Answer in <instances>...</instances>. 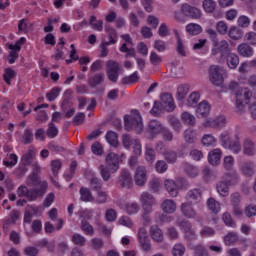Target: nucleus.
<instances>
[{
  "label": "nucleus",
  "instance_id": "nucleus-59",
  "mask_svg": "<svg viewBox=\"0 0 256 256\" xmlns=\"http://www.w3.org/2000/svg\"><path fill=\"white\" fill-rule=\"evenodd\" d=\"M103 81H105V76L103 74L99 73L91 78L90 85H92V87H97V85H101V83H103Z\"/></svg>",
  "mask_w": 256,
  "mask_h": 256
},
{
  "label": "nucleus",
  "instance_id": "nucleus-10",
  "mask_svg": "<svg viewBox=\"0 0 256 256\" xmlns=\"http://www.w3.org/2000/svg\"><path fill=\"white\" fill-rule=\"evenodd\" d=\"M105 31L108 33L110 40L108 42H102L100 45V57L102 58L109 55V49H107V47H109V45H115V43H117V31L109 26H106Z\"/></svg>",
  "mask_w": 256,
  "mask_h": 256
},
{
  "label": "nucleus",
  "instance_id": "nucleus-38",
  "mask_svg": "<svg viewBox=\"0 0 256 256\" xmlns=\"http://www.w3.org/2000/svg\"><path fill=\"white\" fill-rule=\"evenodd\" d=\"M201 141L204 147H215L217 145V139L211 134L204 135Z\"/></svg>",
  "mask_w": 256,
  "mask_h": 256
},
{
  "label": "nucleus",
  "instance_id": "nucleus-64",
  "mask_svg": "<svg viewBox=\"0 0 256 256\" xmlns=\"http://www.w3.org/2000/svg\"><path fill=\"white\" fill-rule=\"evenodd\" d=\"M192 249L195 251V256H209V253L202 245L194 246Z\"/></svg>",
  "mask_w": 256,
  "mask_h": 256
},
{
  "label": "nucleus",
  "instance_id": "nucleus-19",
  "mask_svg": "<svg viewBox=\"0 0 256 256\" xmlns=\"http://www.w3.org/2000/svg\"><path fill=\"white\" fill-rule=\"evenodd\" d=\"M160 105L165 109V111L171 112L175 110V101L173 100V96H171V94H162Z\"/></svg>",
  "mask_w": 256,
  "mask_h": 256
},
{
  "label": "nucleus",
  "instance_id": "nucleus-22",
  "mask_svg": "<svg viewBox=\"0 0 256 256\" xmlns=\"http://www.w3.org/2000/svg\"><path fill=\"white\" fill-rule=\"evenodd\" d=\"M186 200L188 203H192V205H199L201 206V190L199 189H192L186 195Z\"/></svg>",
  "mask_w": 256,
  "mask_h": 256
},
{
  "label": "nucleus",
  "instance_id": "nucleus-28",
  "mask_svg": "<svg viewBox=\"0 0 256 256\" xmlns=\"http://www.w3.org/2000/svg\"><path fill=\"white\" fill-rule=\"evenodd\" d=\"M256 153L255 143L249 139H245L243 142V154L248 157H253Z\"/></svg>",
  "mask_w": 256,
  "mask_h": 256
},
{
  "label": "nucleus",
  "instance_id": "nucleus-49",
  "mask_svg": "<svg viewBox=\"0 0 256 256\" xmlns=\"http://www.w3.org/2000/svg\"><path fill=\"white\" fill-rule=\"evenodd\" d=\"M137 81H139V74L137 72L122 78L123 85H131L132 83H137Z\"/></svg>",
  "mask_w": 256,
  "mask_h": 256
},
{
  "label": "nucleus",
  "instance_id": "nucleus-32",
  "mask_svg": "<svg viewBox=\"0 0 256 256\" xmlns=\"http://www.w3.org/2000/svg\"><path fill=\"white\" fill-rule=\"evenodd\" d=\"M44 182H41V179H39V175L37 173H32L27 178V185L34 186L36 188L34 189H40L41 185H43Z\"/></svg>",
  "mask_w": 256,
  "mask_h": 256
},
{
  "label": "nucleus",
  "instance_id": "nucleus-8",
  "mask_svg": "<svg viewBox=\"0 0 256 256\" xmlns=\"http://www.w3.org/2000/svg\"><path fill=\"white\" fill-rule=\"evenodd\" d=\"M25 43H27V38L21 37L15 43L7 44V47L10 50L8 56V63H10V65H13V63L19 59V53L21 52V48L23 45H25Z\"/></svg>",
  "mask_w": 256,
  "mask_h": 256
},
{
  "label": "nucleus",
  "instance_id": "nucleus-35",
  "mask_svg": "<svg viewBox=\"0 0 256 256\" xmlns=\"http://www.w3.org/2000/svg\"><path fill=\"white\" fill-rule=\"evenodd\" d=\"M240 169L243 175H246V177H253V175H255V169L253 168V163L251 162L243 163L240 166Z\"/></svg>",
  "mask_w": 256,
  "mask_h": 256
},
{
  "label": "nucleus",
  "instance_id": "nucleus-55",
  "mask_svg": "<svg viewBox=\"0 0 256 256\" xmlns=\"http://www.w3.org/2000/svg\"><path fill=\"white\" fill-rule=\"evenodd\" d=\"M181 120L186 123V125H193L195 123V116L189 112H183L181 114Z\"/></svg>",
  "mask_w": 256,
  "mask_h": 256
},
{
  "label": "nucleus",
  "instance_id": "nucleus-52",
  "mask_svg": "<svg viewBox=\"0 0 256 256\" xmlns=\"http://www.w3.org/2000/svg\"><path fill=\"white\" fill-rule=\"evenodd\" d=\"M81 229L85 235H95V229L85 220H82Z\"/></svg>",
  "mask_w": 256,
  "mask_h": 256
},
{
  "label": "nucleus",
  "instance_id": "nucleus-42",
  "mask_svg": "<svg viewBox=\"0 0 256 256\" xmlns=\"http://www.w3.org/2000/svg\"><path fill=\"white\" fill-rule=\"evenodd\" d=\"M223 167L226 171L233 170V167H235V158L232 155L225 156L223 159Z\"/></svg>",
  "mask_w": 256,
  "mask_h": 256
},
{
  "label": "nucleus",
  "instance_id": "nucleus-11",
  "mask_svg": "<svg viewBox=\"0 0 256 256\" xmlns=\"http://www.w3.org/2000/svg\"><path fill=\"white\" fill-rule=\"evenodd\" d=\"M119 71H121L119 63L114 60H108L106 62V73L109 81L117 83V81H119Z\"/></svg>",
  "mask_w": 256,
  "mask_h": 256
},
{
  "label": "nucleus",
  "instance_id": "nucleus-40",
  "mask_svg": "<svg viewBox=\"0 0 256 256\" xmlns=\"http://www.w3.org/2000/svg\"><path fill=\"white\" fill-rule=\"evenodd\" d=\"M207 207L212 213H219L221 211V204L217 202L214 198H210L207 201Z\"/></svg>",
  "mask_w": 256,
  "mask_h": 256
},
{
  "label": "nucleus",
  "instance_id": "nucleus-34",
  "mask_svg": "<svg viewBox=\"0 0 256 256\" xmlns=\"http://www.w3.org/2000/svg\"><path fill=\"white\" fill-rule=\"evenodd\" d=\"M226 62L229 69H237L239 65V56L235 53H229L226 57Z\"/></svg>",
  "mask_w": 256,
  "mask_h": 256
},
{
  "label": "nucleus",
  "instance_id": "nucleus-33",
  "mask_svg": "<svg viewBox=\"0 0 256 256\" xmlns=\"http://www.w3.org/2000/svg\"><path fill=\"white\" fill-rule=\"evenodd\" d=\"M148 127L152 137L153 135H159V133H162L164 130L163 126H161V123H159L157 120L150 121Z\"/></svg>",
  "mask_w": 256,
  "mask_h": 256
},
{
  "label": "nucleus",
  "instance_id": "nucleus-20",
  "mask_svg": "<svg viewBox=\"0 0 256 256\" xmlns=\"http://www.w3.org/2000/svg\"><path fill=\"white\" fill-rule=\"evenodd\" d=\"M120 209L127 215H137L141 208L137 202H125L120 205Z\"/></svg>",
  "mask_w": 256,
  "mask_h": 256
},
{
  "label": "nucleus",
  "instance_id": "nucleus-16",
  "mask_svg": "<svg viewBox=\"0 0 256 256\" xmlns=\"http://www.w3.org/2000/svg\"><path fill=\"white\" fill-rule=\"evenodd\" d=\"M195 207H197V204H193L191 202H186L181 205V213L184 215V217H187L188 219H195L197 217V212L195 211ZM198 207L199 206L198 204Z\"/></svg>",
  "mask_w": 256,
  "mask_h": 256
},
{
  "label": "nucleus",
  "instance_id": "nucleus-43",
  "mask_svg": "<svg viewBox=\"0 0 256 256\" xmlns=\"http://www.w3.org/2000/svg\"><path fill=\"white\" fill-rule=\"evenodd\" d=\"M35 157V150H28V152H26L22 158H21V163L23 165H31V162L33 161Z\"/></svg>",
  "mask_w": 256,
  "mask_h": 256
},
{
  "label": "nucleus",
  "instance_id": "nucleus-12",
  "mask_svg": "<svg viewBox=\"0 0 256 256\" xmlns=\"http://www.w3.org/2000/svg\"><path fill=\"white\" fill-rule=\"evenodd\" d=\"M122 143H123V147H125V149H131V145H132L134 155L136 157H139L141 155V153H142L141 142L139 140L132 139L131 136L124 134L122 136Z\"/></svg>",
  "mask_w": 256,
  "mask_h": 256
},
{
  "label": "nucleus",
  "instance_id": "nucleus-41",
  "mask_svg": "<svg viewBox=\"0 0 256 256\" xmlns=\"http://www.w3.org/2000/svg\"><path fill=\"white\" fill-rule=\"evenodd\" d=\"M119 136H117V133L113 131H109L106 134V141L111 145L112 147H117L119 145Z\"/></svg>",
  "mask_w": 256,
  "mask_h": 256
},
{
  "label": "nucleus",
  "instance_id": "nucleus-54",
  "mask_svg": "<svg viewBox=\"0 0 256 256\" xmlns=\"http://www.w3.org/2000/svg\"><path fill=\"white\" fill-rule=\"evenodd\" d=\"M72 243L74 245H79L80 247L85 246V243H87V239L81 234H74L71 238Z\"/></svg>",
  "mask_w": 256,
  "mask_h": 256
},
{
  "label": "nucleus",
  "instance_id": "nucleus-50",
  "mask_svg": "<svg viewBox=\"0 0 256 256\" xmlns=\"http://www.w3.org/2000/svg\"><path fill=\"white\" fill-rule=\"evenodd\" d=\"M149 188L152 193H158V191H161V179L159 178H153L149 182Z\"/></svg>",
  "mask_w": 256,
  "mask_h": 256
},
{
  "label": "nucleus",
  "instance_id": "nucleus-4",
  "mask_svg": "<svg viewBox=\"0 0 256 256\" xmlns=\"http://www.w3.org/2000/svg\"><path fill=\"white\" fill-rule=\"evenodd\" d=\"M124 128L126 131H135V133L143 131V118H141L138 110H132L130 114L125 116Z\"/></svg>",
  "mask_w": 256,
  "mask_h": 256
},
{
  "label": "nucleus",
  "instance_id": "nucleus-2",
  "mask_svg": "<svg viewBox=\"0 0 256 256\" xmlns=\"http://www.w3.org/2000/svg\"><path fill=\"white\" fill-rule=\"evenodd\" d=\"M121 163V157L116 153L110 152L106 156V166H100V174L103 181H109L111 179V174L117 173L119 171V164Z\"/></svg>",
  "mask_w": 256,
  "mask_h": 256
},
{
  "label": "nucleus",
  "instance_id": "nucleus-9",
  "mask_svg": "<svg viewBox=\"0 0 256 256\" xmlns=\"http://www.w3.org/2000/svg\"><path fill=\"white\" fill-rule=\"evenodd\" d=\"M226 182H220L217 184L216 189L221 197H227L229 195V185L237 184V174L229 175L224 177Z\"/></svg>",
  "mask_w": 256,
  "mask_h": 256
},
{
  "label": "nucleus",
  "instance_id": "nucleus-63",
  "mask_svg": "<svg viewBox=\"0 0 256 256\" xmlns=\"http://www.w3.org/2000/svg\"><path fill=\"white\" fill-rule=\"evenodd\" d=\"M173 256H182L185 255V246L182 244H176L172 249Z\"/></svg>",
  "mask_w": 256,
  "mask_h": 256
},
{
  "label": "nucleus",
  "instance_id": "nucleus-23",
  "mask_svg": "<svg viewBox=\"0 0 256 256\" xmlns=\"http://www.w3.org/2000/svg\"><path fill=\"white\" fill-rule=\"evenodd\" d=\"M164 187L170 197H177L179 195V184L171 179L164 181Z\"/></svg>",
  "mask_w": 256,
  "mask_h": 256
},
{
  "label": "nucleus",
  "instance_id": "nucleus-15",
  "mask_svg": "<svg viewBox=\"0 0 256 256\" xmlns=\"http://www.w3.org/2000/svg\"><path fill=\"white\" fill-rule=\"evenodd\" d=\"M147 168L145 166H139L134 174V181L138 187H143L147 183Z\"/></svg>",
  "mask_w": 256,
  "mask_h": 256
},
{
  "label": "nucleus",
  "instance_id": "nucleus-61",
  "mask_svg": "<svg viewBox=\"0 0 256 256\" xmlns=\"http://www.w3.org/2000/svg\"><path fill=\"white\" fill-rule=\"evenodd\" d=\"M216 30L220 35H227V31H229V26L225 21H219L216 25Z\"/></svg>",
  "mask_w": 256,
  "mask_h": 256
},
{
  "label": "nucleus",
  "instance_id": "nucleus-53",
  "mask_svg": "<svg viewBox=\"0 0 256 256\" xmlns=\"http://www.w3.org/2000/svg\"><path fill=\"white\" fill-rule=\"evenodd\" d=\"M90 25L95 31H103V21L97 20L95 16H91Z\"/></svg>",
  "mask_w": 256,
  "mask_h": 256
},
{
  "label": "nucleus",
  "instance_id": "nucleus-27",
  "mask_svg": "<svg viewBox=\"0 0 256 256\" xmlns=\"http://www.w3.org/2000/svg\"><path fill=\"white\" fill-rule=\"evenodd\" d=\"M227 51H229V42H227L226 40L214 42L212 55H217V53H227Z\"/></svg>",
  "mask_w": 256,
  "mask_h": 256
},
{
  "label": "nucleus",
  "instance_id": "nucleus-44",
  "mask_svg": "<svg viewBox=\"0 0 256 256\" xmlns=\"http://www.w3.org/2000/svg\"><path fill=\"white\" fill-rule=\"evenodd\" d=\"M199 99H201V94L199 92H192L187 99L188 107H195L199 103Z\"/></svg>",
  "mask_w": 256,
  "mask_h": 256
},
{
  "label": "nucleus",
  "instance_id": "nucleus-17",
  "mask_svg": "<svg viewBox=\"0 0 256 256\" xmlns=\"http://www.w3.org/2000/svg\"><path fill=\"white\" fill-rule=\"evenodd\" d=\"M182 13L186 17H191V19H201V10L197 7L189 6V4L182 5Z\"/></svg>",
  "mask_w": 256,
  "mask_h": 256
},
{
  "label": "nucleus",
  "instance_id": "nucleus-6",
  "mask_svg": "<svg viewBox=\"0 0 256 256\" xmlns=\"http://www.w3.org/2000/svg\"><path fill=\"white\" fill-rule=\"evenodd\" d=\"M140 203H142L143 214L142 219L145 223H150L151 218H149L150 213L153 212V205H155V198L148 192H143L140 196Z\"/></svg>",
  "mask_w": 256,
  "mask_h": 256
},
{
  "label": "nucleus",
  "instance_id": "nucleus-29",
  "mask_svg": "<svg viewBox=\"0 0 256 256\" xmlns=\"http://www.w3.org/2000/svg\"><path fill=\"white\" fill-rule=\"evenodd\" d=\"M162 211H164V213H175V211H177V204L175 203V201L171 200V199H166L163 201L162 205Z\"/></svg>",
  "mask_w": 256,
  "mask_h": 256
},
{
  "label": "nucleus",
  "instance_id": "nucleus-31",
  "mask_svg": "<svg viewBox=\"0 0 256 256\" xmlns=\"http://www.w3.org/2000/svg\"><path fill=\"white\" fill-rule=\"evenodd\" d=\"M150 235L153 239V241H156V243H161L163 241V231L160 230L159 226H152L150 228Z\"/></svg>",
  "mask_w": 256,
  "mask_h": 256
},
{
  "label": "nucleus",
  "instance_id": "nucleus-58",
  "mask_svg": "<svg viewBox=\"0 0 256 256\" xmlns=\"http://www.w3.org/2000/svg\"><path fill=\"white\" fill-rule=\"evenodd\" d=\"M188 93H189V86L187 85L179 86L177 89V99L179 100L185 99Z\"/></svg>",
  "mask_w": 256,
  "mask_h": 256
},
{
  "label": "nucleus",
  "instance_id": "nucleus-60",
  "mask_svg": "<svg viewBox=\"0 0 256 256\" xmlns=\"http://www.w3.org/2000/svg\"><path fill=\"white\" fill-rule=\"evenodd\" d=\"M222 220L224 221L225 225H227V227H232V228L237 227V224H235V221H233L231 214H229L228 212H225L223 214Z\"/></svg>",
  "mask_w": 256,
  "mask_h": 256
},
{
  "label": "nucleus",
  "instance_id": "nucleus-21",
  "mask_svg": "<svg viewBox=\"0 0 256 256\" xmlns=\"http://www.w3.org/2000/svg\"><path fill=\"white\" fill-rule=\"evenodd\" d=\"M178 226L180 227L181 231H184L185 237L188 241H195V239H197L195 232H193L191 229V223H189V221H182L178 223Z\"/></svg>",
  "mask_w": 256,
  "mask_h": 256
},
{
  "label": "nucleus",
  "instance_id": "nucleus-7",
  "mask_svg": "<svg viewBox=\"0 0 256 256\" xmlns=\"http://www.w3.org/2000/svg\"><path fill=\"white\" fill-rule=\"evenodd\" d=\"M226 75L227 72L221 66L212 65L209 68V79L212 85L221 86L225 82Z\"/></svg>",
  "mask_w": 256,
  "mask_h": 256
},
{
  "label": "nucleus",
  "instance_id": "nucleus-62",
  "mask_svg": "<svg viewBox=\"0 0 256 256\" xmlns=\"http://www.w3.org/2000/svg\"><path fill=\"white\" fill-rule=\"evenodd\" d=\"M203 9L206 13H213L217 9V5L213 1L203 2Z\"/></svg>",
  "mask_w": 256,
  "mask_h": 256
},
{
  "label": "nucleus",
  "instance_id": "nucleus-25",
  "mask_svg": "<svg viewBox=\"0 0 256 256\" xmlns=\"http://www.w3.org/2000/svg\"><path fill=\"white\" fill-rule=\"evenodd\" d=\"M211 113V105L209 102L203 100L198 104V107L196 109V115L197 117H207Z\"/></svg>",
  "mask_w": 256,
  "mask_h": 256
},
{
  "label": "nucleus",
  "instance_id": "nucleus-46",
  "mask_svg": "<svg viewBox=\"0 0 256 256\" xmlns=\"http://www.w3.org/2000/svg\"><path fill=\"white\" fill-rule=\"evenodd\" d=\"M228 35L230 39H234V41H238V39H241L243 37V32L241 31V29L233 26L230 28Z\"/></svg>",
  "mask_w": 256,
  "mask_h": 256
},
{
  "label": "nucleus",
  "instance_id": "nucleus-56",
  "mask_svg": "<svg viewBox=\"0 0 256 256\" xmlns=\"http://www.w3.org/2000/svg\"><path fill=\"white\" fill-rule=\"evenodd\" d=\"M28 171L29 169H27V165L20 163V165L15 168L13 174L15 175V177H23Z\"/></svg>",
  "mask_w": 256,
  "mask_h": 256
},
{
  "label": "nucleus",
  "instance_id": "nucleus-5",
  "mask_svg": "<svg viewBox=\"0 0 256 256\" xmlns=\"http://www.w3.org/2000/svg\"><path fill=\"white\" fill-rule=\"evenodd\" d=\"M47 192V182L41 184L40 189H31L27 188V186L21 185L17 189L18 197H26L28 201H35L37 197H43L44 193Z\"/></svg>",
  "mask_w": 256,
  "mask_h": 256
},
{
  "label": "nucleus",
  "instance_id": "nucleus-24",
  "mask_svg": "<svg viewBox=\"0 0 256 256\" xmlns=\"http://www.w3.org/2000/svg\"><path fill=\"white\" fill-rule=\"evenodd\" d=\"M221 157H223V151L215 148L208 153V163L210 165H219L221 163Z\"/></svg>",
  "mask_w": 256,
  "mask_h": 256
},
{
  "label": "nucleus",
  "instance_id": "nucleus-13",
  "mask_svg": "<svg viewBox=\"0 0 256 256\" xmlns=\"http://www.w3.org/2000/svg\"><path fill=\"white\" fill-rule=\"evenodd\" d=\"M121 38L125 43L120 47V51L126 53V58L135 57V49H133V40L131 39V36H129V34H124Z\"/></svg>",
  "mask_w": 256,
  "mask_h": 256
},
{
  "label": "nucleus",
  "instance_id": "nucleus-30",
  "mask_svg": "<svg viewBox=\"0 0 256 256\" xmlns=\"http://www.w3.org/2000/svg\"><path fill=\"white\" fill-rule=\"evenodd\" d=\"M237 51L241 57H253V48L248 44L242 43L238 45Z\"/></svg>",
  "mask_w": 256,
  "mask_h": 256
},
{
  "label": "nucleus",
  "instance_id": "nucleus-14",
  "mask_svg": "<svg viewBox=\"0 0 256 256\" xmlns=\"http://www.w3.org/2000/svg\"><path fill=\"white\" fill-rule=\"evenodd\" d=\"M227 125L225 116H219L216 119L208 118L203 122L204 127H211L212 129H223Z\"/></svg>",
  "mask_w": 256,
  "mask_h": 256
},
{
  "label": "nucleus",
  "instance_id": "nucleus-36",
  "mask_svg": "<svg viewBox=\"0 0 256 256\" xmlns=\"http://www.w3.org/2000/svg\"><path fill=\"white\" fill-rule=\"evenodd\" d=\"M17 77V71L13 70L12 68H6L4 70L3 79L6 85H11V80Z\"/></svg>",
  "mask_w": 256,
  "mask_h": 256
},
{
  "label": "nucleus",
  "instance_id": "nucleus-18",
  "mask_svg": "<svg viewBox=\"0 0 256 256\" xmlns=\"http://www.w3.org/2000/svg\"><path fill=\"white\" fill-rule=\"evenodd\" d=\"M118 183L123 189H131L133 186V178L131 177V173L127 170H123L120 174Z\"/></svg>",
  "mask_w": 256,
  "mask_h": 256
},
{
  "label": "nucleus",
  "instance_id": "nucleus-45",
  "mask_svg": "<svg viewBox=\"0 0 256 256\" xmlns=\"http://www.w3.org/2000/svg\"><path fill=\"white\" fill-rule=\"evenodd\" d=\"M239 241V236L235 232H230L224 237V243L227 246H231Z\"/></svg>",
  "mask_w": 256,
  "mask_h": 256
},
{
  "label": "nucleus",
  "instance_id": "nucleus-26",
  "mask_svg": "<svg viewBox=\"0 0 256 256\" xmlns=\"http://www.w3.org/2000/svg\"><path fill=\"white\" fill-rule=\"evenodd\" d=\"M17 163H19V156L15 153H8L3 159V166L8 167V169L15 167Z\"/></svg>",
  "mask_w": 256,
  "mask_h": 256
},
{
  "label": "nucleus",
  "instance_id": "nucleus-48",
  "mask_svg": "<svg viewBox=\"0 0 256 256\" xmlns=\"http://www.w3.org/2000/svg\"><path fill=\"white\" fill-rule=\"evenodd\" d=\"M195 139H197V133L193 131V129L189 128L184 132V140L186 143H195Z\"/></svg>",
  "mask_w": 256,
  "mask_h": 256
},
{
  "label": "nucleus",
  "instance_id": "nucleus-39",
  "mask_svg": "<svg viewBox=\"0 0 256 256\" xmlns=\"http://www.w3.org/2000/svg\"><path fill=\"white\" fill-rule=\"evenodd\" d=\"M186 31L189 35H199V33H202L203 28L199 24L190 23L186 26Z\"/></svg>",
  "mask_w": 256,
  "mask_h": 256
},
{
  "label": "nucleus",
  "instance_id": "nucleus-1",
  "mask_svg": "<svg viewBox=\"0 0 256 256\" xmlns=\"http://www.w3.org/2000/svg\"><path fill=\"white\" fill-rule=\"evenodd\" d=\"M230 91H234V105L238 113H243L245 107L251 103V97H253V92L248 88L239 87V83L232 81L228 85Z\"/></svg>",
  "mask_w": 256,
  "mask_h": 256
},
{
  "label": "nucleus",
  "instance_id": "nucleus-51",
  "mask_svg": "<svg viewBox=\"0 0 256 256\" xmlns=\"http://www.w3.org/2000/svg\"><path fill=\"white\" fill-rule=\"evenodd\" d=\"M107 197H108L107 192L103 190H99L97 192L95 199H93V201H95V203H97L98 205H103V203H107Z\"/></svg>",
  "mask_w": 256,
  "mask_h": 256
},
{
  "label": "nucleus",
  "instance_id": "nucleus-57",
  "mask_svg": "<svg viewBox=\"0 0 256 256\" xmlns=\"http://www.w3.org/2000/svg\"><path fill=\"white\" fill-rule=\"evenodd\" d=\"M59 93H61V88L54 87L46 94V98L48 101H55L57 97H59Z\"/></svg>",
  "mask_w": 256,
  "mask_h": 256
},
{
  "label": "nucleus",
  "instance_id": "nucleus-37",
  "mask_svg": "<svg viewBox=\"0 0 256 256\" xmlns=\"http://www.w3.org/2000/svg\"><path fill=\"white\" fill-rule=\"evenodd\" d=\"M184 171L186 175H188V177H191L192 179L199 175V168L189 163L184 164Z\"/></svg>",
  "mask_w": 256,
  "mask_h": 256
},
{
  "label": "nucleus",
  "instance_id": "nucleus-47",
  "mask_svg": "<svg viewBox=\"0 0 256 256\" xmlns=\"http://www.w3.org/2000/svg\"><path fill=\"white\" fill-rule=\"evenodd\" d=\"M80 199L85 203H89L93 201V195H91V191L87 188L80 189Z\"/></svg>",
  "mask_w": 256,
  "mask_h": 256
},
{
  "label": "nucleus",
  "instance_id": "nucleus-3",
  "mask_svg": "<svg viewBox=\"0 0 256 256\" xmlns=\"http://www.w3.org/2000/svg\"><path fill=\"white\" fill-rule=\"evenodd\" d=\"M220 143L224 149H228L234 155H239L242 151L241 147V137L239 134H236L233 139H231V134L229 132L224 131L220 134Z\"/></svg>",
  "mask_w": 256,
  "mask_h": 256
}]
</instances>
